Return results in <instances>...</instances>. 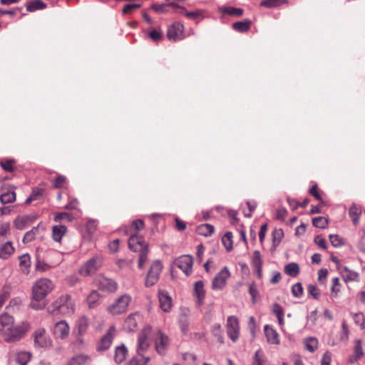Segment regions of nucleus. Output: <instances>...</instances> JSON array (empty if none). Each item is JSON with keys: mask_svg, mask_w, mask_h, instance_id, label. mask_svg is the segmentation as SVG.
<instances>
[{"mask_svg": "<svg viewBox=\"0 0 365 365\" xmlns=\"http://www.w3.org/2000/svg\"><path fill=\"white\" fill-rule=\"evenodd\" d=\"M29 329L28 322H23L16 325L12 316L6 313L0 315V337L5 341L14 343L20 340Z\"/></svg>", "mask_w": 365, "mask_h": 365, "instance_id": "obj_1", "label": "nucleus"}, {"mask_svg": "<svg viewBox=\"0 0 365 365\" xmlns=\"http://www.w3.org/2000/svg\"><path fill=\"white\" fill-rule=\"evenodd\" d=\"M54 288V284L47 278H41L36 281L32 287V301L30 307L36 310L43 309L46 303V297Z\"/></svg>", "mask_w": 365, "mask_h": 365, "instance_id": "obj_2", "label": "nucleus"}, {"mask_svg": "<svg viewBox=\"0 0 365 365\" xmlns=\"http://www.w3.org/2000/svg\"><path fill=\"white\" fill-rule=\"evenodd\" d=\"M152 328L150 326H145L140 332L138 337L136 351L140 359H133L128 365H145L150 361L149 357H145V354L148 350L150 342L149 336L151 334Z\"/></svg>", "mask_w": 365, "mask_h": 365, "instance_id": "obj_3", "label": "nucleus"}, {"mask_svg": "<svg viewBox=\"0 0 365 365\" xmlns=\"http://www.w3.org/2000/svg\"><path fill=\"white\" fill-rule=\"evenodd\" d=\"M93 285H95L98 288V290L103 293L101 294H98L97 291L93 290V304L97 302V300L95 299L96 296L103 297L104 294L115 292L118 287L115 280L105 277L101 274L95 277L93 280Z\"/></svg>", "mask_w": 365, "mask_h": 365, "instance_id": "obj_4", "label": "nucleus"}, {"mask_svg": "<svg viewBox=\"0 0 365 365\" xmlns=\"http://www.w3.org/2000/svg\"><path fill=\"white\" fill-rule=\"evenodd\" d=\"M53 314L71 315L75 312V305L69 295H63L58 297L51 304Z\"/></svg>", "mask_w": 365, "mask_h": 365, "instance_id": "obj_5", "label": "nucleus"}, {"mask_svg": "<svg viewBox=\"0 0 365 365\" xmlns=\"http://www.w3.org/2000/svg\"><path fill=\"white\" fill-rule=\"evenodd\" d=\"M130 301V295L123 294L108 307V311L113 315L121 314L127 311Z\"/></svg>", "mask_w": 365, "mask_h": 365, "instance_id": "obj_6", "label": "nucleus"}, {"mask_svg": "<svg viewBox=\"0 0 365 365\" xmlns=\"http://www.w3.org/2000/svg\"><path fill=\"white\" fill-rule=\"evenodd\" d=\"M163 270V264L160 260H155L152 262L150 269L147 273L145 285L150 287L155 285L159 280Z\"/></svg>", "mask_w": 365, "mask_h": 365, "instance_id": "obj_7", "label": "nucleus"}, {"mask_svg": "<svg viewBox=\"0 0 365 365\" xmlns=\"http://www.w3.org/2000/svg\"><path fill=\"white\" fill-rule=\"evenodd\" d=\"M167 37L170 41H173L182 40L185 38L183 24L176 21L169 26L167 31Z\"/></svg>", "mask_w": 365, "mask_h": 365, "instance_id": "obj_8", "label": "nucleus"}, {"mask_svg": "<svg viewBox=\"0 0 365 365\" xmlns=\"http://www.w3.org/2000/svg\"><path fill=\"white\" fill-rule=\"evenodd\" d=\"M34 344L37 347L47 348L52 345V340L46 333V330L43 328L36 329L34 334Z\"/></svg>", "mask_w": 365, "mask_h": 365, "instance_id": "obj_9", "label": "nucleus"}, {"mask_svg": "<svg viewBox=\"0 0 365 365\" xmlns=\"http://www.w3.org/2000/svg\"><path fill=\"white\" fill-rule=\"evenodd\" d=\"M227 333L229 338L235 342L240 336V326L237 318L235 316H230L227 320Z\"/></svg>", "mask_w": 365, "mask_h": 365, "instance_id": "obj_10", "label": "nucleus"}, {"mask_svg": "<svg viewBox=\"0 0 365 365\" xmlns=\"http://www.w3.org/2000/svg\"><path fill=\"white\" fill-rule=\"evenodd\" d=\"M116 329L114 326H111L106 334L102 336L100 341L96 345V350L99 352L107 350L113 342Z\"/></svg>", "mask_w": 365, "mask_h": 365, "instance_id": "obj_11", "label": "nucleus"}, {"mask_svg": "<svg viewBox=\"0 0 365 365\" xmlns=\"http://www.w3.org/2000/svg\"><path fill=\"white\" fill-rule=\"evenodd\" d=\"M174 264L188 276L192 270L193 258L190 255H182L175 260Z\"/></svg>", "mask_w": 365, "mask_h": 365, "instance_id": "obj_12", "label": "nucleus"}, {"mask_svg": "<svg viewBox=\"0 0 365 365\" xmlns=\"http://www.w3.org/2000/svg\"><path fill=\"white\" fill-rule=\"evenodd\" d=\"M53 334L56 339L64 340L67 339L70 334V327L65 320H61L56 322L53 329Z\"/></svg>", "mask_w": 365, "mask_h": 365, "instance_id": "obj_13", "label": "nucleus"}, {"mask_svg": "<svg viewBox=\"0 0 365 365\" xmlns=\"http://www.w3.org/2000/svg\"><path fill=\"white\" fill-rule=\"evenodd\" d=\"M230 273L227 267L222 269L215 277L212 283V288L214 290H221L226 284L227 279L230 277Z\"/></svg>", "mask_w": 365, "mask_h": 365, "instance_id": "obj_14", "label": "nucleus"}, {"mask_svg": "<svg viewBox=\"0 0 365 365\" xmlns=\"http://www.w3.org/2000/svg\"><path fill=\"white\" fill-rule=\"evenodd\" d=\"M89 326V319L85 316H81L78 318L76 322V343L78 344H82L83 343V335L86 332Z\"/></svg>", "mask_w": 365, "mask_h": 365, "instance_id": "obj_15", "label": "nucleus"}, {"mask_svg": "<svg viewBox=\"0 0 365 365\" xmlns=\"http://www.w3.org/2000/svg\"><path fill=\"white\" fill-rule=\"evenodd\" d=\"M168 343L169 339L168 336L158 330L156 332L155 337V346L157 352L161 355L165 354Z\"/></svg>", "mask_w": 365, "mask_h": 365, "instance_id": "obj_16", "label": "nucleus"}, {"mask_svg": "<svg viewBox=\"0 0 365 365\" xmlns=\"http://www.w3.org/2000/svg\"><path fill=\"white\" fill-rule=\"evenodd\" d=\"M264 333L269 344L272 345H279L280 344L279 335L272 326L269 324L264 325Z\"/></svg>", "mask_w": 365, "mask_h": 365, "instance_id": "obj_17", "label": "nucleus"}, {"mask_svg": "<svg viewBox=\"0 0 365 365\" xmlns=\"http://www.w3.org/2000/svg\"><path fill=\"white\" fill-rule=\"evenodd\" d=\"M338 270L346 282L353 281L357 282L359 279L358 272L349 269L346 266L338 265Z\"/></svg>", "mask_w": 365, "mask_h": 365, "instance_id": "obj_18", "label": "nucleus"}, {"mask_svg": "<svg viewBox=\"0 0 365 365\" xmlns=\"http://www.w3.org/2000/svg\"><path fill=\"white\" fill-rule=\"evenodd\" d=\"M128 247L130 250L133 252H138L148 246V244L142 240L139 236L133 235L129 238Z\"/></svg>", "mask_w": 365, "mask_h": 365, "instance_id": "obj_19", "label": "nucleus"}, {"mask_svg": "<svg viewBox=\"0 0 365 365\" xmlns=\"http://www.w3.org/2000/svg\"><path fill=\"white\" fill-rule=\"evenodd\" d=\"M194 295L196 297V305L200 307L205 297V290L202 281H197L194 284Z\"/></svg>", "mask_w": 365, "mask_h": 365, "instance_id": "obj_20", "label": "nucleus"}, {"mask_svg": "<svg viewBox=\"0 0 365 365\" xmlns=\"http://www.w3.org/2000/svg\"><path fill=\"white\" fill-rule=\"evenodd\" d=\"M217 12L222 14V16H230L240 17L243 14V9L233 6H220L217 8Z\"/></svg>", "mask_w": 365, "mask_h": 365, "instance_id": "obj_21", "label": "nucleus"}, {"mask_svg": "<svg viewBox=\"0 0 365 365\" xmlns=\"http://www.w3.org/2000/svg\"><path fill=\"white\" fill-rule=\"evenodd\" d=\"M159 303L161 309L165 312H168L172 307V299L169 294L165 291H160L158 294Z\"/></svg>", "mask_w": 365, "mask_h": 365, "instance_id": "obj_22", "label": "nucleus"}, {"mask_svg": "<svg viewBox=\"0 0 365 365\" xmlns=\"http://www.w3.org/2000/svg\"><path fill=\"white\" fill-rule=\"evenodd\" d=\"M178 322L181 331L183 334H186L189 329L190 325L187 310H182L179 315Z\"/></svg>", "mask_w": 365, "mask_h": 365, "instance_id": "obj_23", "label": "nucleus"}, {"mask_svg": "<svg viewBox=\"0 0 365 365\" xmlns=\"http://www.w3.org/2000/svg\"><path fill=\"white\" fill-rule=\"evenodd\" d=\"M363 355H364V352H363V349H362V346H361V340L358 339L356 341V344H355V346H354V352L349 357V361L351 364H354L359 359H360Z\"/></svg>", "mask_w": 365, "mask_h": 365, "instance_id": "obj_24", "label": "nucleus"}, {"mask_svg": "<svg viewBox=\"0 0 365 365\" xmlns=\"http://www.w3.org/2000/svg\"><path fill=\"white\" fill-rule=\"evenodd\" d=\"M349 217H351L354 225H358L361 215V208L360 206L352 204L349 211Z\"/></svg>", "mask_w": 365, "mask_h": 365, "instance_id": "obj_25", "label": "nucleus"}, {"mask_svg": "<svg viewBox=\"0 0 365 365\" xmlns=\"http://www.w3.org/2000/svg\"><path fill=\"white\" fill-rule=\"evenodd\" d=\"M184 11V16L192 20L202 19L205 16V10L204 9H196L192 11H187L185 8L181 7Z\"/></svg>", "mask_w": 365, "mask_h": 365, "instance_id": "obj_26", "label": "nucleus"}, {"mask_svg": "<svg viewBox=\"0 0 365 365\" xmlns=\"http://www.w3.org/2000/svg\"><path fill=\"white\" fill-rule=\"evenodd\" d=\"M14 252V248L11 242H6V243L0 246V258L7 259Z\"/></svg>", "mask_w": 365, "mask_h": 365, "instance_id": "obj_27", "label": "nucleus"}, {"mask_svg": "<svg viewBox=\"0 0 365 365\" xmlns=\"http://www.w3.org/2000/svg\"><path fill=\"white\" fill-rule=\"evenodd\" d=\"M66 227L64 225H56L53 227L52 237L56 242H60L62 237L66 232Z\"/></svg>", "mask_w": 365, "mask_h": 365, "instance_id": "obj_28", "label": "nucleus"}, {"mask_svg": "<svg viewBox=\"0 0 365 365\" xmlns=\"http://www.w3.org/2000/svg\"><path fill=\"white\" fill-rule=\"evenodd\" d=\"M127 354V349L126 347L122 344L121 346H118L115 349L114 360L116 363L120 364L124 361Z\"/></svg>", "mask_w": 365, "mask_h": 365, "instance_id": "obj_29", "label": "nucleus"}, {"mask_svg": "<svg viewBox=\"0 0 365 365\" xmlns=\"http://www.w3.org/2000/svg\"><path fill=\"white\" fill-rule=\"evenodd\" d=\"M26 7L27 11L34 12L37 10H42L45 9L46 7V4L41 0H37L28 3Z\"/></svg>", "mask_w": 365, "mask_h": 365, "instance_id": "obj_30", "label": "nucleus"}, {"mask_svg": "<svg viewBox=\"0 0 365 365\" xmlns=\"http://www.w3.org/2000/svg\"><path fill=\"white\" fill-rule=\"evenodd\" d=\"M304 343L306 349L311 353L314 352L317 349L318 340L315 337H309L304 339Z\"/></svg>", "mask_w": 365, "mask_h": 365, "instance_id": "obj_31", "label": "nucleus"}, {"mask_svg": "<svg viewBox=\"0 0 365 365\" xmlns=\"http://www.w3.org/2000/svg\"><path fill=\"white\" fill-rule=\"evenodd\" d=\"M16 200V192L14 191H8L0 195V202L3 204L14 202Z\"/></svg>", "mask_w": 365, "mask_h": 365, "instance_id": "obj_32", "label": "nucleus"}, {"mask_svg": "<svg viewBox=\"0 0 365 365\" xmlns=\"http://www.w3.org/2000/svg\"><path fill=\"white\" fill-rule=\"evenodd\" d=\"M251 25L250 21H237L232 24V28L234 30L238 32H245L247 31Z\"/></svg>", "mask_w": 365, "mask_h": 365, "instance_id": "obj_33", "label": "nucleus"}, {"mask_svg": "<svg viewBox=\"0 0 365 365\" xmlns=\"http://www.w3.org/2000/svg\"><path fill=\"white\" fill-rule=\"evenodd\" d=\"M31 355L26 351H21L17 354L16 361L19 365H27L31 360Z\"/></svg>", "mask_w": 365, "mask_h": 365, "instance_id": "obj_34", "label": "nucleus"}, {"mask_svg": "<svg viewBox=\"0 0 365 365\" xmlns=\"http://www.w3.org/2000/svg\"><path fill=\"white\" fill-rule=\"evenodd\" d=\"M286 0H262L259 5L260 6L266 7V8H275L282 4H285Z\"/></svg>", "mask_w": 365, "mask_h": 365, "instance_id": "obj_35", "label": "nucleus"}, {"mask_svg": "<svg viewBox=\"0 0 365 365\" xmlns=\"http://www.w3.org/2000/svg\"><path fill=\"white\" fill-rule=\"evenodd\" d=\"M284 272L291 277H296L299 272V267L297 263H289L284 267Z\"/></svg>", "mask_w": 365, "mask_h": 365, "instance_id": "obj_36", "label": "nucleus"}, {"mask_svg": "<svg viewBox=\"0 0 365 365\" xmlns=\"http://www.w3.org/2000/svg\"><path fill=\"white\" fill-rule=\"evenodd\" d=\"M19 265L24 272H29V268L31 266V258L29 255L26 254L19 257Z\"/></svg>", "mask_w": 365, "mask_h": 365, "instance_id": "obj_37", "label": "nucleus"}, {"mask_svg": "<svg viewBox=\"0 0 365 365\" xmlns=\"http://www.w3.org/2000/svg\"><path fill=\"white\" fill-rule=\"evenodd\" d=\"M140 252L139 255V259H138V268L143 269L148 260V247H145L140 251H138Z\"/></svg>", "mask_w": 365, "mask_h": 365, "instance_id": "obj_38", "label": "nucleus"}, {"mask_svg": "<svg viewBox=\"0 0 365 365\" xmlns=\"http://www.w3.org/2000/svg\"><path fill=\"white\" fill-rule=\"evenodd\" d=\"M148 35L150 39L155 42L160 41L163 37V33L160 29H151L148 33Z\"/></svg>", "mask_w": 365, "mask_h": 365, "instance_id": "obj_39", "label": "nucleus"}, {"mask_svg": "<svg viewBox=\"0 0 365 365\" xmlns=\"http://www.w3.org/2000/svg\"><path fill=\"white\" fill-rule=\"evenodd\" d=\"M251 264L254 268L262 267V259L259 251L255 250L253 252Z\"/></svg>", "mask_w": 365, "mask_h": 365, "instance_id": "obj_40", "label": "nucleus"}, {"mask_svg": "<svg viewBox=\"0 0 365 365\" xmlns=\"http://www.w3.org/2000/svg\"><path fill=\"white\" fill-rule=\"evenodd\" d=\"M214 231V227L210 224H204L198 227V232L205 236L211 235Z\"/></svg>", "mask_w": 365, "mask_h": 365, "instance_id": "obj_41", "label": "nucleus"}, {"mask_svg": "<svg viewBox=\"0 0 365 365\" xmlns=\"http://www.w3.org/2000/svg\"><path fill=\"white\" fill-rule=\"evenodd\" d=\"M284 237V232L282 229H276L272 232V241L274 247L278 246Z\"/></svg>", "mask_w": 365, "mask_h": 365, "instance_id": "obj_42", "label": "nucleus"}, {"mask_svg": "<svg viewBox=\"0 0 365 365\" xmlns=\"http://www.w3.org/2000/svg\"><path fill=\"white\" fill-rule=\"evenodd\" d=\"M232 234L231 232H227L222 238V242L225 247L227 251H230L232 249Z\"/></svg>", "mask_w": 365, "mask_h": 365, "instance_id": "obj_43", "label": "nucleus"}, {"mask_svg": "<svg viewBox=\"0 0 365 365\" xmlns=\"http://www.w3.org/2000/svg\"><path fill=\"white\" fill-rule=\"evenodd\" d=\"M265 356L263 352L259 349L255 353L252 365H264Z\"/></svg>", "mask_w": 365, "mask_h": 365, "instance_id": "obj_44", "label": "nucleus"}, {"mask_svg": "<svg viewBox=\"0 0 365 365\" xmlns=\"http://www.w3.org/2000/svg\"><path fill=\"white\" fill-rule=\"evenodd\" d=\"M212 334L217 338L220 343H223L222 331L221 329V325L220 324H215L212 327Z\"/></svg>", "mask_w": 365, "mask_h": 365, "instance_id": "obj_45", "label": "nucleus"}, {"mask_svg": "<svg viewBox=\"0 0 365 365\" xmlns=\"http://www.w3.org/2000/svg\"><path fill=\"white\" fill-rule=\"evenodd\" d=\"M312 224L316 227L324 229L327 227L328 221L324 217H317L313 218Z\"/></svg>", "mask_w": 365, "mask_h": 365, "instance_id": "obj_46", "label": "nucleus"}, {"mask_svg": "<svg viewBox=\"0 0 365 365\" xmlns=\"http://www.w3.org/2000/svg\"><path fill=\"white\" fill-rule=\"evenodd\" d=\"M43 192L44 190L42 188H36L33 190L31 196L26 199V203L29 204L31 201L38 200L43 195Z\"/></svg>", "mask_w": 365, "mask_h": 365, "instance_id": "obj_47", "label": "nucleus"}, {"mask_svg": "<svg viewBox=\"0 0 365 365\" xmlns=\"http://www.w3.org/2000/svg\"><path fill=\"white\" fill-rule=\"evenodd\" d=\"M38 231V227H33L30 231L27 232L24 235V237L23 238V242L24 243H28V242H31L34 239L35 235H36Z\"/></svg>", "mask_w": 365, "mask_h": 365, "instance_id": "obj_48", "label": "nucleus"}, {"mask_svg": "<svg viewBox=\"0 0 365 365\" xmlns=\"http://www.w3.org/2000/svg\"><path fill=\"white\" fill-rule=\"evenodd\" d=\"M354 321L356 324L359 325L361 329L365 328V317L363 313L359 312L354 314Z\"/></svg>", "mask_w": 365, "mask_h": 365, "instance_id": "obj_49", "label": "nucleus"}, {"mask_svg": "<svg viewBox=\"0 0 365 365\" xmlns=\"http://www.w3.org/2000/svg\"><path fill=\"white\" fill-rule=\"evenodd\" d=\"M249 293L252 297V302L255 304L257 302V297H258L259 292L257 289L256 284L252 282L249 284Z\"/></svg>", "mask_w": 365, "mask_h": 365, "instance_id": "obj_50", "label": "nucleus"}, {"mask_svg": "<svg viewBox=\"0 0 365 365\" xmlns=\"http://www.w3.org/2000/svg\"><path fill=\"white\" fill-rule=\"evenodd\" d=\"M292 292L293 296L300 297L303 294V287L301 283L298 282L292 285Z\"/></svg>", "mask_w": 365, "mask_h": 365, "instance_id": "obj_51", "label": "nucleus"}, {"mask_svg": "<svg viewBox=\"0 0 365 365\" xmlns=\"http://www.w3.org/2000/svg\"><path fill=\"white\" fill-rule=\"evenodd\" d=\"M91 271V259L87 260L83 266L79 269V273L82 276H88L90 274Z\"/></svg>", "mask_w": 365, "mask_h": 365, "instance_id": "obj_52", "label": "nucleus"}, {"mask_svg": "<svg viewBox=\"0 0 365 365\" xmlns=\"http://www.w3.org/2000/svg\"><path fill=\"white\" fill-rule=\"evenodd\" d=\"M66 184V178L65 176L58 175L53 180V187L55 188H61Z\"/></svg>", "mask_w": 365, "mask_h": 365, "instance_id": "obj_53", "label": "nucleus"}, {"mask_svg": "<svg viewBox=\"0 0 365 365\" xmlns=\"http://www.w3.org/2000/svg\"><path fill=\"white\" fill-rule=\"evenodd\" d=\"M329 240L332 246L335 247H338L344 245L342 239L337 235H330Z\"/></svg>", "mask_w": 365, "mask_h": 365, "instance_id": "obj_54", "label": "nucleus"}, {"mask_svg": "<svg viewBox=\"0 0 365 365\" xmlns=\"http://www.w3.org/2000/svg\"><path fill=\"white\" fill-rule=\"evenodd\" d=\"M339 279L338 277H334L332 279V287H331V297H336L339 292Z\"/></svg>", "mask_w": 365, "mask_h": 365, "instance_id": "obj_55", "label": "nucleus"}, {"mask_svg": "<svg viewBox=\"0 0 365 365\" xmlns=\"http://www.w3.org/2000/svg\"><path fill=\"white\" fill-rule=\"evenodd\" d=\"M308 292L310 295H312L314 299H317L320 296V292L314 284H309L307 287Z\"/></svg>", "mask_w": 365, "mask_h": 365, "instance_id": "obj_56", "label": "nucleus"}, {"mask_svg": "<svg viewBox=\"0 0 365 365\" xmlns=\"http://www.w3.org/2000/svg\"><path fill=\"white\" fill-rule=\"evenodd\" d=\"M10 292L7 289L4 288L0 292V309L3 307L5 302L9 299Z\"/></svg>", "mask_w": 365, "mask_h": 365, "instance_id": "obj_57", "label": "nucleus"}, {"mask_svg": "<svg viewBox=\"0 0 365 365\" xmlns=\"http://www.w3.org/2000/svg\"><path fill=\"white\" fill-rule=\"evenodd\" d=\"M50 268V266L44 262L37 258L36 263V269L40 272L47 271Z\"/></svg>", "mask_w": 365, "mask_h": 365, "instance_id": "obj_58", "label": "nucleus"}, {"mask_svg": "<svg viewBox=\"0 0 365 365\" xmlns=\"http://www.w3.org/2000/svg\"><path fill=\"white\" fill-rule=\"evenodd\" d=\"M272 312L276 315L277 318H279L280 317H284V310L281 305L277 303H275L272 306Z\"/></svg>", "mask_w": 365, "mask_h": 365, "instance_id": "obj_59", "label": "nucleus"}, {"mask_svg": "<svg viewBox=\"0 0 365 365\" xmlns=\"http://www.w3.org/2000/svg\"><path fill=\"white\" fill-rule=\"evenodd\" d=\"M14 160H8L4 162H1V165L4 170L7 172H12L14 170Z\"/></svg>", "mask_w": 365, "mask_h": 365, "instance_id": "obj_60", "label": "nucleus"}, {"mask_svg": "<svg viewBox=\"0 0 365 365\" xmlns=\"http://www.w3.org/2000/svg\"><path fill=\"white\" fill-rule=\"evenodd\" d=\"M331 361V353L326 351L322 358L321 365H330Z\"/></svg>", "mask_w": 365, "mask_h": 365, "instance_id": "obj_61", "label": "nucleus"}, {"mask_svg": "<svg viewBox=\"0 0 365 365\" xmlns=\"http://www.w3.org/2000/svg\"><path fill=\"white\" fill-rule=\"evenodd\" d=\"M276 215L277 220L284 221L287 215V211L284 207H280L277 210Z\"/></svg>", "mask_w": 365, "mask_h": 365, "instance_id": "obj_62", "label": "nucleus"}, {"mask_svg": "<svg viewBox=\"0 0 365 365\" xmlns=\"http://www.w3.org/2000/svg\"><path fill=\"white\" fill-rule=\"evenodd\" d=\"M10 229V224L9 222H4L0 225V235L6 236Z\"/></svg>", "mask_w": 365, "mask_h": 365, "instance_id": "obj_63", "label": "nucleus"}, {"mask_svg": "<svg viewBox=\"0 0 365 365\" xmlns=\"http://www.w3.org/2000/svg\"><path fill=\"white\" fill-rule=\"evenodd\" d=\"M83 359L80 356L73 357L68 361L67 365H82Z\"/></svg>", "mask_w": 365, "mask_h": 365, "instance_id": "obj_64", "label": "nucleus"}]
</instances>
